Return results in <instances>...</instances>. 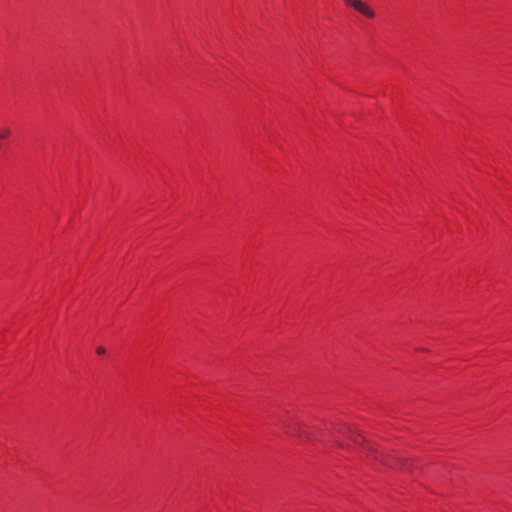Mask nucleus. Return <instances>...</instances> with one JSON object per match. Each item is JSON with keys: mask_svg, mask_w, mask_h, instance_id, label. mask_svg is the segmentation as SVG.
<instances>
[{"mask_svg": "<svg viewBox=\"0 0 512 512\" xmlns=\"http://www.w3.org/2000/svg\"><path fill=\"white\" fill-rule=\"evenodd\" d=\"M281 428L287 435L295 437L301 442H311L315 440L308 427L303 423L282 421Z\"/></svg>", "mask_w": 512, "mask_h": 512, "instance_id": "nucleus-2", "label": "nucleus"}, {"mask_svg": "<svg viewBox=\"0 0 512 512\" xmlns=\"http://www.w3.org/2000/svg\"><path fill=\"white\" fill-rule=\"evenodd\" d=\"M338 436H334V444L337 447L345 448V444L341 441L340 437L347 438L353 441L357 445L363 446V450L367 453L368 456L373 457L375 460H379L383 465L394 468L395 466L392 463V460L388 456H384L382 454H378L372 446L365 445L361 439V436L351 429L350 427H341L338 429Z\"/></svg>", "mask_w": 512, "mask_h": 512, "instance_id": "nucleus-1", "label": "nucleus"}, {"mask_svg": "<svg viewBox=\"0 0 512 512\" xmlns=\"http://www.w3.org/2000/svg\"><path fill=\"white\" fill-rule=\"evenodd\" d=\"M344 3L350 7H352L354 10L362 14L363 16L373 19L375 17V12L373 9L366 3L362 2L361 0H343Z\"/></svg>", "mask_w": 512, "mask_h": 512, "instance_id": "nucleus-3", "label": "nucleus"}, {"mask_svg": "<svg viewBox=\"0 0 512 512\" xmlns=\"http://www.w3.org/2000/svg\"><path fill=\"white\" fill-rule=\"evenodd\" d=\"M10 135L11 129L9 127L0 128V146H2V142L6 140Z\"/></svg>", "mask_w": 512, "mask_h": 512, "instance_id": "nucleus-4", "label": "nucleus"}, {"mask_svg": "<svg viewBox=\"0 0 512 512\" xmlns=\"http://www.w3.org/2000/svg\"><path fill=\"white\" fill-rule=\"evenodd\" d=\"M96 352H97V354H99V355H103V354H105L106 350H105V348H104V347L99 346V347H97V348H96Z\"/></svg>", "mask_w": 512, "mask_h": 512, "instance_id": "nucleus-5", "label": "nucleus"}]
</instances>
